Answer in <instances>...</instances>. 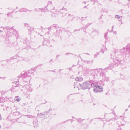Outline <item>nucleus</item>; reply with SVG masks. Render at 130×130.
Returning a JSON list of instances; mask_svg holds the SVG:
<instances>
[{"label":"nucleus","instance_id":"1","mask_svg":"<svg viewBox=\"0 0 130 130\" xmlns=\"http://www.w3.org/2000/svg\"><path fill=\"white\" fill-rule=\"evenodd\" d=\"M100 83V82L97 83H92L89 81H86L84 82L82 84H79V87H77L76 88L78 90L80 89V88L83 89H89V88L92 87L93 88V91L94 92L97 93L101 92L103 91L102 87L101 85H103V83Z\"/></svg>","mask_w":130,"mask_h":130},{"label":"nucleus","instance_id":"2","mask_svg":"<svg viewBox=\"0 0 130 130\" xmlns=\"http://www.w3.org/2000/svg\"><path fill=\"white\" fill-rule=\"evenodd\" d=\"M31 73L29 71L25 72L22 74V79L24 82H29L30 80V75Z\"/></svg>","mask_w":130,"mask_h":130},{"label":"nucleus","instance_id":"3","mask_svg":"<svg viewBox=\"0 0 130 130\" xmlns=\"http://www.w3.org/2000/svg\"><path fill=\"white\" fill-rule=\"evenodd\" d=\"M19 89V87L17 86H13L11 88V90L12 91L15 92Z\"/></svg>","mask_w":130,"mask_h":130},{"label":"nucleus","instance_id":"4","mask_svg":"<svg viewBox=\"0 0 130 130\" xmlns=\"http://www.w3.org/2000/svg\"><path fill=\"white\" fill-rule=\"evenodd\" d=\"M127 52V50L126 48H122L120 51V52L122 54H124L125 53H126Z\"/></svg>","mask_w":130,"mask_h":130},{"label":"nucleus","instance_id":"5","mask_svg":"<svg viewBox=\"0 0 130 130\" xmlns=\"http://www.w3.org/2000/svg\"><path fill=\"white\" fill-rule=\"evenodd\" d=\"M75 80L76 81H82L83 80V78L80 77H77L75 78Z\"/></svg>","mask_w":130,"mask_h":130},{"label":"nucleus","instance_id":"6","mask_svg":"<svg viewBox=\"0 0 130 130\" xmlns=\"http://www.w3.org/2000/svg\"><path fill=\"white\" fill-rule=\"evenodd\" d=\"M114 62L116 64H118L121 62L120 60L117 59L114 60Z\"/></svg>","mask_w":130,"mask_h":130},{"label":"nucleus","instance_id":"7","mask_svg":"<svg viewBox=\"0 0 130 130\" xmlns=\"http://www.w3.org/2000/svg\"><path fill=\"white\" fill-rule=\"evenodd\" d=\"M21 99L20 98L19 96H17L15 97L14 99V100L17 102L19 101Z\"/></svg>","mask_w":130,"mask_h":130},{"label":"nucleus","instance_id":"8","mask_svg":"<svg viewBox=\"0 0 130 130\" xmlns=\"http://www.w3.org/2000/svg\"><path fill=\"white\" fill-rule=\"evenodd\" d=\"M126 47L127 50L129 51V53H130V44L128 45Z\"/></svg>","mask_w":130,"mask_h":130},{"label":"nucleus","instance_id":"9","mask_svg":"<svg viewBox=\"0 0 130 130\" xmlns=\"http://www.w3.org/2000/svg\"><path fill=\"white\" fill-rule=\"evenodd\" d=\"M20 10L21 12H25L27 11V9L25 8H23Z\"/></svg>","mask_w":130,"mask_h":130},{"label":"nucleus","instance_id":"10","mask_svg":"<svg viewBox=\"0 0 130 130\" xmlns=\"http://www.w3.org/2000/svg\"><path fill=\"white\" fill-rule=\"evenodd\" d=\"M106 49L105 47V46H103L102 47L101 50L103 53H104L105 51L106 50Z\"/></svg>","mask_w":130,"mask_h":130},{"label":"nucleus","instance_id":"11","mask_svg":"<svg viewBox=\"0 0 130 130\" xmlns=\"http://www.w3.org/2000/svg\"><path fill=\"white\" fill-rule=\"evenodd\" d=\"M114 64L113 63H111L109 64V66H110V68H111L112 67H114Z\"/></svg>","mask_w":130,"mask_h":130},{"label":"nucleus","instance_id":"12","mask_svg":"<svg viewBox=\"0 0 130 130\" xmlns=\"http://www.w3.org/2000/svg\"><path fill=\"white\" fill-rule=\"evenodd\" d=\"M115 17L118 19H121L122 17L121 16H119L118 15H116L115 16Z\"/></svg>","mask_w":130,"mask_h":130},{"label":"nucleus","instance_id":"13","mask_svg":"<svg viewBox=\"0 0 130 130\" xmlns=\"http://www.w3.org/2000/svg\"><path fill=\"white\" fill-rule=\"evenodd\" d=\"M4 102V101L3 98H0V102L3 103Z\"/></svg>","mask_w":130,"mask_h":130},{"label":"nucleus","instance_id":"14","mask_svg":"<svg viewBox=\"0 0 130 130\" xmlns=\"http://www.w3.org/2000/svg\"><path fill=\"white\" fill-rule=\"evenodd\" d=\"M43 115L42 114V113L38 114H37V116L38 117H41Z\"/></svg>","mask_w":130,"mask_h":130},{"label":"nucleus","instance_id":"15","mask_svg":"<svg viewBox=\"0 0 130 130\" xmlns=\"http://www.w3.org/2000/svg\"><path fill=\"white\" fill-rule=\"evenodd\" d=\"M41 10V9H35V11H38Z\"/></svg>","mask_w":130,"mask_h":130},{"label":"nucleus","instance_id":"16","mask_svg":"<svg viewBox=\"0 0 130 130\" xmlns=\"http://www.w3.org/2000/svg\"><path fill=\"white\" fill-rule=\"evenodd\" d=\"M11 13L10 12H9L7 14V15L8 16H9L11 14Z\"/></svg>","mask_w":130,"mask_h":130},{"label":"nucleus","instance_id":"17","mask_svg":"<svg viewBox=\"0 0 130 130\" xmlns=\"http://www.w3.org/2000/svg\"><path fill=\"white\" fill-rule=\"evenodd\" d=\"M107 36V33H106L105 35H104V37H105V38H106V37Z\"/></svg>","mask_w":130,"mask_h":130},{"label":"nucleus","instance_id":"18","mask_svg":"<svg viewBox=\"0 0 130 130\" xmlns=\"http://www.w3.org/2000/svg\"><path fill=\"white\" fill-rule=\"evenodd\" d=\"M28 117L29 118H32L34 117V116H29Z\"/></svg>","mask_w":130,"mask_h":130},{"label":"nucleus","instance_id":"19","mask_svg":"<svg viewBox=\"0 0 130 130\" xmlns=\"http://www.w3.org/2000/svg\"><path fill=\"white\" fill-rule=\"evenodd\" d=\"M98 54H95L94 56V57H96L97 56V55H98Z\"/></svg>","mask_w":130,"mask_h":130},{"label":"nucleus","instance_id":"20","mask_svg":"<svg viewBox=\"0 0 130 130\" xmlns=\"http://www.w3.org/2000/svg\"><path fill=\"white\" fill-rule=\"evenodd\" d=\"M27 90H28V91H32V89H30L29 90V89H27Z\"/></svg>","mask_w":130,"mask_h":130},{"label":"nucleus","instance_id":"21","mask_svg":"<svg viewBox=\"0 0 130 130\" xmlns=\"http://www.w3.org/2000/svg\"><path fill=\"white\" fill-rule=\"evenodd\" d=\"M1 119H2V117H1V115L0 114V120H1Z\"/></svg>","mask_w":130,"mask_h":130},{"label":"nucleus","instance_id":"22","mask_svg":"<svg viewBox=\"0 0 130 130\" xmlns=\"http://www.w3.org/2000/svg\"><path fill=\"white\" fill-rule=\"evenodd\" d=\"M124 125V124H121V125L122 126H123Z\"/></svg>","mask_w":130,"mask_h":130},{"label":"nucleus","instance_id":"23","mask_svg":"<svg viewBox=\"0 0 130 130\" xmlns=\"http://www.w3.org/2000/svg\"><path fill=\"white\" fill-rule=\"evenodd\" d=\"M118 130H122L121 128H120V129H119Z\"/></svg>","mask_w":130,"mask_h":130},{"label":"nucleus","instance_id":"24","mask_svg":"<svg viewBox=\"0 0 130 130\" xmlns=\"http://www.w3.org/2000/svg\"><path fill=\"white\" fill-rule=\"evenodd\" d=\"M46 113V112H45L44 113V114H43V115H46V113Z\"/></svg>","mask_w":130,"mask_h":130},{"label":"nucleus","instance_id":"25","mask_svg":"<svg viewBox=\"0 0 130 130\" xmlns=\"http://www.w3.org/2000/svg\"><path fill=\"white\" fill-rule=\"evenodd\" d=\"M27 87H26V88L27 89V88H28V87H29L28 86H27Z\"/></svg>","mask_w":130,"mask_h":130},{"label":"nucleus","instance_id":"26","mask_svg":"<svg viewBox=\"0 0 130 130\" xmlns=\"http://www.w3.org/2000/svg\"><path fill=\"white\" fill-rule=\"evenodd\" d=\"M83 3H86V2H83Z\"/></svg>","mask_w":130,"mask_h":130},{"label":"nucleus","instance_id":"27","mask_svg":"<svg viewBox=\"0 0 130 130\" xmlns=\"http://www.w3.org/2000/svg\"><path fill=\"white\" fill-rule=\"evenodd\" d=\"M79 122H80V121H81V119H79Z\"/></svg>","mask_w":130,"mask_h":130},{"label":"nucleus","instance_id":"28","mask_svg":"<svg viewBox=\"0 0 130 130\" xmlns=\"http://www.w3.org/2000/svg\"><path fill=\"white\" fill-rule=\"evenodd\" d=\"M2 32V31L0 30V33Z\"/></svg>","mask_w":130,"mask_h":130},{"label":"nucleus","instance_id":"29","mask_svg":"<svg viewBox=\"0 0 130 130\" xmlns=\"http://www.w3.org/2000/svg\"><path fill=\"white\" fill-rule=\"evenodd\" d=\"M76 88V87H75V86H74V88Z\"/></svg>","mask_w":130,"mask_h":130},{"label":"nucleus","instance_id":"30","mask_svg":"<svg viewBox=\"0 0 130 130\" xmlns=\"http://www.w3.org/2000/svg\"><path fill=\"white\" fill-rule=\"evenodd\" d=\"M130 105L129 106V107H130Z\"/></svg>","mask_w":130,"mask_h":130},{"label":"nucleus","instance_id":"31","mask_svg":"<svg viewBox=\"0 0 130 130\" xmlns=\"http://www.w3.org/2000/svg\"><path fill=\"white\" fill-rule=\"evenodd\" d=\"M50 110H49V112H50Z\"/></svg>","mask_w":130,"mask_h":130},{"label":"nucleus","instance_id":"32","mask_svg":"<svg viewBox=\"0 0 130 130\" xmlns=\"http://www.w3.org/2000/svg\"><path fill=\"white\" fill-rule=\"evenodd\" d=\"M1 127V126L0 125V128Z\"/></svg>","mask_w":130,"mask_h":130}]
</instances>
